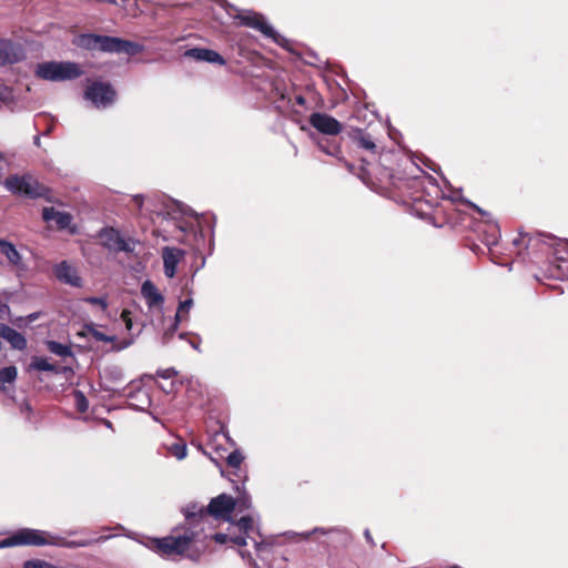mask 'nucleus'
<instances>
[{"label": "nucleus", "instance_id": "nucleus-3", "mask_svg": "<svg viewBox=\"0 0 568 568\" xmlns=\"http://www.w3.org/2000/svg\"><path fill=\"white\" fill-rule=\"evenodd\" d=\"M4 187L13 195L36 200L49 199L51 195L50 187L45 186L32 174H11L1 182Z\"/></svg>", "mask_w": 568, "mask_h": 568}, {"label": "nucleus", "instance_id": "nucleus-22", "mask_svg": "<svg viewBox=\"0 0 568 568\" xmlns=\"http://www.w3.org/2000/svg\"><path fill=\"white\" fill-rule=\"evenodd\" d=\"M77 45L85 50L100 49V36L98 34H81L77 41Z\"/></svg>", "mask_w": 568, "mask_h": 568}, {"label": "nucleus", "instance_id": "nucleus-32", "mask_svg": "<svg viewBox=\"0 0 568 568\" xmlns=\"http://www.w3.org/2000/svg\"><path fill=\"white\" fill-rule=\"evenodd\" d=\"M243 455L241 452L239 450H234L232 452L227 458H226V463L230 467L234 468V469H239L241 464L243 463Z\"/></svg>", "mask_w": 568, "mask_h": 568}, {"label": "nucleus", "instance_id": "nucleus-28", "mask_svg": "<svg viewBox=\"0 0 568 568\" xmlns=\"http://www.w3.org/2000/svg\"><path fill=\"white\" fill-rule=\"evenodd\" d=\"M236 527L239 528V530L241 532L240 536H244L245 538L250 537V532L254 528L253 518L251 516L241 517L236 523Z\"/></svg>", "mask_w": 568, "mask_h": 568}, {"label": "nucleus", "instance_id": "nucleus-36", "mask_svg": "<svg viewBox=\"0 0 568 568\" xmlns=\"http://www.w3.org/2000/svg\"><path fill=\"white\" fill-rule=\"evenodd\" d=\"M23 568H58L54 565L47 561H27Z\"/></svg>", "mask_w": 568, "mask_h": 568}, {"label": "nucleus", "instance_id": "nucleus-50", "mask_svg": "<svg viewBox=\"0 0 568 568\" xmlns=\"http://www.w3.org/2000/svg\"><path fill=\"white\" fill-rule=\"evenodd\" d=\"M171 334L172 333H170V332L164 333V338L166 339L169 337V335H171Z\"/></svg>", "mask_w": 568, "mask_h": 568}, {"label": "nucleus", "instance_id": "nucleus-46", "mask_svg": "<svg viewBox=\"0 0 568 568\" xmlns=\"http://www.w3.org/2000/svg\"><path fill=\"white\" fill-rule=\"evenodd\" d=\"M7 92V88L3 84H0V98H3Z\"/></svg>", "mask_w": 568, "mask_h": 568}, {"label": "nucleus", "instance_id": "nucleus-11", "mask_svg": "<svg viewBox=\"0 0 568 568\" xmlns=\"http://www.w3.org/2000/svg\"><path fill=\"white\" fill-rule=\"evenodd\" d=\"M53 274L55 278L64 284L73 287L82 286V278L78 274L75 266L70 264L68 261H62L53 266Z\"/></svg>", "mask_w": 568, "mask_h": 568}, {"label": "nucleus", "instance_id": "nucleus-24", "mask_svg": "<svg viewBox=\"0 0 568 568\" xmlns=\"http://www.w3.org/2000/svg\"><path fill=\"white\" fill-rule=\"evenodd\" d=\"M211 539H213L217 544H226V542L231 541L232 544L240 546V547L246 545L244 536H234L233 537V536H230L229 534H223V532L214 534L211 537Z\"/></svg>", "mask_w": 568, "mask_h": 568}, {"label": "nucleus", "instance_id": "nucleus-49", "mask_svg": "<svg viewBox=\"0 0 568 568\" xmlns=\"http://www.w3.org/2000/svg\"><path fill=\"white\" fill-rule=\"evenodd\" d=\"M469 217V224L471 225L474 223L473 215H467Z\"/></svg>", "mask_w": 568, "mask_h": 568}, {"label": "nucleus", "instance_id": "nucleus-54", "mask_svg": "<svg viewBox=\"0 0 568 568\" xmlns=\"http://www.w3.org/2000/svg\"><path fill=\"white\" fill-rule=\"evenodd\" d=\"M40 141L39 136L36 138V143L38 144Z\"/></svg>", "mask_w": 568, "mask_h": 568}, {"label": "nucleus", "instance_id": "nucleus-53", "mask_svg": "<svg viewBox=\"0 0 568 568\" xmlns=\"http://www.w3.org/2000/svg\"><path fill=\"white\" fill-rule=\"evenodd\" d=\"M231 10L237 11V9L235 7H233V6H231Z\"/></svg>", "mask_w": 568, "mask_h": 568}, {"label": "nucleus", "instance_id": "nucleus-15", "mask_svg": "<svg viewBox=\"0 0 568 568\" xmlns=\"http://www.w3.org/2000/svg\"><path fill=\"white\" fill-rule=\"evenodd\" d=\"M0 337L7 341L14 349L23 351L27 348V338L7 324H0Z\"/></svg>", "mask_w": 568, "mask_h": 568}, {"label": "nucleus", "instance_id": "nucleus-13", "mask_svg": "<svg viewBox=\"0 0 568 568\" xmlns=\"http://www.w3.org/2000/svg\"><path fill=\"white\" fill-rule=\"evenodd\" d=\"M474 231L481 236V241L487 246H493L497 244L499 237V229L497 224L491 223L489 221L476 222L474 223Z\"/></svg>", "mask_w": 568, "mask_h": 568}, {"label": "nucleus", "instance_id": "nucleus-26", "mask_svg": "<svg viewBox=\"0 0 568 568\" xmlns=\"http://www.w3.org/2000/svg\"><path fill=\"white\" fill-rule=\"evenodd\" d=\"M164 213H196L193 211L190 206L186 204L175 201V200H169L168 203H165V212Z\"/></svg>", "mask_w": 568, "mask_h": 568}, {"label": "nucleus", "instance_id": "nucleus-29", "mask_svg": "<svg viewBox=\"0 0 568 568\" xmlns=\"http://www.w3.org/2000/svg\"><path fill=\"white\" fill-rule=\"evenodd\" d=\"M45 222L55 221L58 229H68L71 224L72 215H42Z\"/></svg>", "mask_w": 568, "mask_h": 568}, {"label": "nucleus", "instance_id": "nucleus-20", "mask_svg": "<svg viewBox=\"0 0 568 568\" xmlns=\"http://www.w3.org/2000/svg\"><path fill=\"white\" fill-rule=\"evenodd\" d=\"M29 369L38 371V372H52L54 374H60L67 369V367H60L55 364L49 363L45 357L33 356L31 363L29 364Z\"/></svg>", "mask_w": 568, "mask_h": 568}, {"label": "nucleus", "instance_id": "nucleus-47", "mask_svg": "<svg viewBox=\"0 0 568 568\" xmlns=\"http://www.w3.org/2000/svg\"><path fill=\"white\" fill-rule=\"evenodd\" d=\"M365 537H366V539H367L369 542H372V544H373V540H372V537H371V534H369V531H368V530H366V531H365Z\"/></svg>", "mask_w": 568, "mask_h": 568}, {"label": "nucleus", "instance_id": "nucleus-5", "mask_svg": "<svg viewBox=\"0 0 568 568\" xmlns=\"http://www.w3.org/2000/svg\"><path fill=\"white\" fill-rule=\"evenodd\" d=\"M39 79L48 81H67L80 78L83 70L75 62H43L37 65L34 71Z\"/></svg>", "mask_w": 568, "mask_h": 568}, {"label": "nucleus", "instance_id": "nucleus-25", "mask_svg": "<svg viewBox=\"0 0 568 568\" xmlns=\"http://www.w3.org/2000/svg\"><path fill=\"white\" fill-rule=\"evenodd\" d=\"M47 347H48L49 352H51L54 355L61 356V357H67V356L73 355L72 349L69 345H64V344H61L55 341H48Z\"/></svg>", "mask_w": 568, "mask_h": 568}, {"label": "nucleus", "instance_id": "nucleus-41", "mask_svg": "<svg viewBox=\"0 0 568 568\" xmlns=\"http://www.w3.org/2000/svg\"><path fill=\"white\" fill-rule=\"evenodd\" d=\"M130 201L134 204V207L136 210H141L143 205V196L142 195H135L130 199Z\"/></svg>", "mask_w": 568, "mask_h": 568}, {"label": "nucleus", "instance_id": "nucleus-17", "mask_svg": "<svg viewBox=\"0 0 568 568\" xmlns=\"http://www.w3.org/2000/svg\"><path fill=\"white\" fill-rule=\"evenodd\" d=\"M141 294L149 307L161 306L164 302L163 295L150 280L143 282L141 286Z\"/></svg>", "mask_w": 568, "mask_h": 568}, {"label": "nucleus", "instance_id": "nucleus-1", "mask_svg": "<svg viewBox=\"0 0 568 568\" xmlns=\"http://www.w3.org/2000/svg\"><path fill=\"white\" fill-rule=\"evenodd\" d=\"M207 539L203 535V528L184 529L183 534H172L162 538H154L151 541V549L162 557H173L187 555L189 558L196 560L201 550L196 547L197 542H204Z\"/></svg>", "mask_w": 568, "mask_h": 568}, {"label": "nucleus", "instance_id": "nucleus-18", "mask_svg": "<svg viewBox=\"0 0 568 568\" xmlns=\"http://www.w3.org/2000/svg\"><path fill=\"white\" fill-rule=\"evenodd\" d=\"M349 138L353 141V143L361 149H364L366 151H369L372 153H376V143L372 135L367 133L366 131L362 129L353 130L349 133Z\"/></svg>", "mask_w": 568, "mask_h": 568}, {"label": "nucleus", "instance_id": "nucleus-34", "mask_svg": "<svg viewBox=\"0 0 568 568\" xmlns=\"http://www.w3.org/2000/svg\"><path fill=\"white\" fill-rule=\"evenodd\" d=\"M531 241V237L528 233H519V235L514 239L513 245L518 248V251L521 250V247L527 248L529 243Z\"/></svg>", "mask_w": 568, "mask_h": 568}, {"label": "nucleus", "instance_id": "nucleus-23", "mask_svg": "<svg viewBox=\"0 0 568 568\" xmlns=\"http://www.w3.org/2000/svg\"><path fill=\"white\" fill-rule=\"evenodd\" d=\"M436 227H443L445 224H454L459 215H418Z\"/></svg>", "mask_w": 568, "mask_h": 568}, {"label": "nucleus", "instance_id": "nucleus-42", "mask_svg": "<svg viewBox=\"0 0 568 568\" xmlns=\"http://www.w3.org/2000/svg\"><path fill=\"white\" fill-rule=\"evenodd\" d=\"M158 374L163 378H170V377L174 376L176 373L173 368H171V369L164 371L163 373H158Z\"/></svg>", "mask_w": 568, "mask_h": 568}, {"label": "nucleus", "instance_id": "nucleus-16", "mask_svg": "<svg viewBox=\"0 0 568 568\" xmlns=\"http://www.w3.org/2000/svg\"><path fill=\"white\" fill-rule=\"evenodd\" d=\"M185 54L190 58H193L197 61H205L210 63H217L220 65H224L226 63L225 59L216 51L205 48H193L189 49Z\"/></svg>", "mask_w": 568, "mask_h": 568}, {"label": "nucleus", "instance_id": "nucleus-4", "mask_svg": "<svg viewBox=\"0 0 568 568\" xmlns=\"http://www.w3.org/2000/svg\"><path fill=\"white\" fill-rule=\"evenodd\" d=\"M235 508V498L226 494H221L212 498L207 507H199L196 505L189 506L185 511V518L190 525H194L196 519H202L207 515L215 519L227 520Z\"/></svg>", "mask_w": 568, "mask_h": 568}, {"label": "nucleus", "instance_id": "nucleus-10", "mask_svg": "<svg viewBox=\"0 0 568 568\" xmlns=\"http://www.w3.org/2000/svg\"><path fill=\"white\" fill-rule=\"evenodd\" d=\"M310 124L325 135L336 136L342 132L343 125L329 114L314 112L310 116Z\"/></svg>", "mask_w": 568, "mask_h": 568}, {"label": "nucleus", "instance_id": "nucleus-48", "mask_svg": "<svg viewBox=\"0 0 568 568\" xmlns=\"http://www.w3.org/2000/svg\"><path fill=\"white\" fill-rule=\"evenodd\" d=\"M346 166L348 168L349 171H353L354 169V165L349 164L348 162L344 161Z\"/></svg>", "mask_w": 568, "mask_h": 568}, {"label": "nucleus", "instance_id": "nucleus-9", "mask_svg": "<svg viewBox=\"0 0 568 568\" xmlns=\"http://www.w3.org/2000/svg\"><path fill=\"white\" fill-rule=\"evenodd\" d=\"M139 44L115 37L100 36V49L102 52L128 53L134 55L139 52Z\"/></svg>", "mask_w": 568, "mask_h": 568}, {"label": "nucleus", "instance_id": "nucleus-45", "mask_svg": "<svg viewBox=\"0 0 568 568\" xmlns=\"http://www.w3.org/2000/svg\"><path fill=\"white\" fill-rule=\"evenodd\" d=\"M43 214H47V213H58L54 207H43L42 212Z\"/></svg>", "mask_w": 568, "mask_h": 568}, {"label": "nucleus", "instance_id": "nucleus-31", "mask_svg": "<svg viewBox=\"0 0 568 568\" xmlns=\"http://www.w3.org/2000/svg\"><path fill=\"white\" fill-rule=\"evenodd\" d=\"M193 305V301L191 298L185 300L180 303L176 315H175V323L173 324V331L176 329L179 322L181 321L182 316L184 314H187L190 308Z\"/></svg>", "mask_w": 568, "mask_h": 568}, {"label": "nucleus", "instance_id": "nucleus-19", "mask_svg": "<svg viewBox=\"0 0 568 568\" xmlns=\"http://www.w3.org/2000/svg\"><path fill=\"white\" fill-rule=\"evenodd\" d=\"M0 253L7 257L9 264L12 266L19 270L26 268L24 264L22 263L20 253L17 251L12 243L6 240H0Z\"/></svg>", "mask_w": 568, "mask_h": 568}, {"label": "nucleus", "instance_id": "nucleus-33", "mask_svg": "<svg viewBox=\"0 0 568 568\" xmlns=\"http://www.w3.org/2000/svg\"><path fill=\"white\" fill-rule=\"evenodd\" d=\"M171 454L178 459H183L186 457V445L184 443H175L170 447Z\"/></svg>", "mask_w": 568, "mask_h": 568}, {"label": "nucleus", "instance_id": "nucleus-43", "mask_svg": "<svg viewBox=\"0 0 568 568\" xmlns=\"http://www.w3.org/2000/svg\"><path fill=\"white\" fill-rule=\"evenodd\" d=\"M295 102H296V104H298L301 106H305L306 105V100H305V98L302 94L295 95Z\"/></svg>", "mask_w": 568, "mask_h": 568}, {"label": "nucleus", "instance_id": "nucleus-39", "mask_svg": "<svg viewBox=\"0 0 568 568\" xmlns=\"http://www.w3.org/2000/svg\"><path fill=\"white\" fill-rule=\"evenodd\" d=\"M88 301L91 304L101 306L103 310H105L108 307L106 301L104 298H102V297H91Z\"/></svg>", "mask_w": 568, "mask_h": 568}, {"label": "nucleus", "instance_id": "nucleus-2", "mask_svg": "<svg viewBox=\"0 0 568 568\" xmlns=\"http://www.w3.org/2000/svg\"><path fill=\"white\" fill-rule=\"evenodd\" d=\"M93 540H67L63 537L52 535L45 530L22 528L17 530L13 535L0 541V547H16V546H58L67 548H79L91 545Z\"/></svg>", "mask_w": 568, "mask_h": 568}, {"label": "nucleus", "instance_id": "nucleus-44", "mask_svg": "<svg viewBox=\"0 0 568 568\" xmlns=\"http://www.w3.org/2000/svg\"><path fill=\"white\" fill-rule=\"evenodd\" d=\"M466 204L473 209L476 213L478 214H481V213H486L484 210H481L479 206H477L476 204L471 203V202H466Z\"/></svg>", "mask_w": 568, "mask_h": 568}, {"label": "nucleus", "instance_id": "nucleus-12", "mask_svg": "<svg viewBox=\"0 0 568 568\" xmlns=\"http://www.w3.org/2000/svg\"><path fill=\"white\" fill-rule=\"evenodd\" d=\"M103 246L118 252H130L132 248L114 229H104L99 234Z\"/></svg>", "mask_w": 568, "mask_h": 568}, {"label": "nucleus", "instance_id": "nucleus-51", "mask_svg": "<svg viewBox=\"0 0 568 568\" xmlns=\"http://www.w3.org/2000/svg\"><path fill=\"white\" fill-rule=\"evenodd\" d=\"M449 568H463V567H460L458 565H454V566H450Z\"/></svg>", "mask_w": 568, "mask_h": 568}, {"label": "nucleus", "instance_id": "nucleus-14", "mask_svg": "<svg viewBox=\"0 0 568 568\" xmlns=\"http://www.w3.org/2000/svg\"><path fill=\"white\" fill-rule=\"evenodd\" d=\"M183 256V251L176 247H164L162 251L164 274L172 278L176 273V266Z\"/></svg>", "mask_w": 568, "mask_h": 568}, {"label": "nucleus", "instance_id": "nucleus-30", "mask_svg": "<svg viewBox=\"0 0 568 568\" xmlns=\"http://www.w3.org/2000/svg\"><path fill=\"white\" fill-rule=\"evenodd\" d=\"M75 408L80 413H85L89 408V400L81 390L73 392Z\"/></svg>", "mask_w": 568, "mask_h": 568}, {"label": "nucleus", "instance_id": "nucleus-40", "mask_svg": "<svg viewBox=\"0 0 568 568\" xmlns=\"http://www.w3.org/2000/svg\"><path fill=\"white\" fill-rule=\"evenodd\" d=\"M38 317H39V313H32V314L28 315L24 318V321H26V323H31V322L36 321ZM22 321H23V318H18L17 322H13V324L20 327L21 324L19 322H22Z\"/></svg>", "mask_w": 568, "mask_h": 568}, {"label": "nucleus", "instance_id": "nucleus-37", "mask_svg": "<svg viewBox=\"0 0 568 568\" xmlns=\"http://www.w3.org/2000/svg\"><path fill=\"white\" fill-rule=\"evenodd\" d=\"M235 501H236V507L239 508L240 511H243L251 507V499L246 495L239 497L237 499H235Z\"/></svg>", "mask_w": 568, "mask_h": 568}, {"label": "nucleus", "instance_id": "nucleus-7", "mask_svg": "<svg viewBox=\"0 0 568 568\" xmlns=\"http://www.w3.org/2000/svg\"><path fill=\"white\" fill-rule=\"evenodd\" d=\"M116 98L114 88L102 81H92L84 91V99L91 101L95 108H108Z\"/></svg>", "mask_w": 568, "mask_h": 568}, {"label": "nucleus", "instance_id": "nucleus-35", "mask_svg": "<svg viewBox=\"0 0 568 568\" xmlns=\"http://www.w3.org/2000/svg\"><path fill=\"white\" fill-rule=\"evenodd\" d=\"M91 335L94 339L100 341V342L111 343L114 341V336H109V335L104 334L103 332H100L94 328L91 331Z\"/></svg>", "mask_w": 568, "mask_h": 568}, {"label": "nucleus", "instance_id": "nucleus-52", "mask_svg": "<svg viewBox=\"0 0 568 568\" xmlns=\"http://www.w3.org/2000/svg\"><path fill=\"white\" fill-rule=\"evenodd\" d=\"M101 539H106V537L104 536H101L100 538L97 539V541L101 540Z\"/></svg>", "mask_w": 568, "mask_h": 568}, {"label": "nucleus", "instance_id": "nucleus-6", "mask_svg": "<svg viewBox=\"0 0 568 568\" xmlns=\"http://www.w3.org/2000/svg\"><path fill=\"white\" fill-rule=\"evenodd\" d=\"M227 13L237 21L239 26L248 27L260 31L266 38L272 39L275 43L282 45L284 38L278 34L264 19V17L255 11L248 10L233 14L231 11Z\"/></svg>", "mask_w": 568, "mask_h": 568}, {"label": "nucleus", "instance_id": "nucleus-8", "mask_svg": "<svg viewBox=\"0 0 568 568\" xmlns=\"http://www.w3.org/2000/svg\"><path fill=\"white\" fill-rule=\"evenodd\" d=\"M24 59L26 51L21 43L0 38V67L16 64Z\"/></svg>", "mask_w": 568, "mask_h": 568}, {"label": "nucleus", "instance_id": "nucleus-21", "mask_svg": "<svg viewBox=\"0 0 568 568\" xmlns=\"http://www.w3.org/2000/svg\"><path fill=\"white\" fill-rule=\"evenodd\" d=\"M317 146L324 153H326L328 155H332V156H335L338 160H342V158H341V154H342L341 145L335 141V139L322 138V139H320L317 141Z\"/></svg>", "mask_w": 568, "mask_h": 568}, {"label": "nucleus", "instance_id": "nucleus-27", "mask_svg": "<svg viewBox=\"0 0 568 568\" xmlns=\"http://www.w3.org/2000/svg\"><path fill=\"white\" fill-rule=\"evenodd\" d=\"M17 367L16 366H7L0 368V390L4 388V384L13 383L17 378Z\"/></svg>", "mask_w": 568, "mask_h": 568}, {"label": "nucleus", "instance_id": "nucleus-38", "mask_svg": "<svg viewBox=\"0 0 568 568\" xmlns=\"http://www.w3.org/2000/svg\"><path fill=\"white\" fill-rule=\"evenodd\" d=\"M121 318L125 323L126 328L131 329L132 328L131 312L129 310H123L121 313Z\"/></svg>", "mask_w": 568, "mask_h": 568}]
</instances>
